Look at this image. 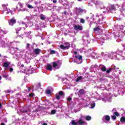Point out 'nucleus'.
Returning <instances> with one entry per match:
<instances>
[{
	"instance_id": "obj_37",
	"label": "nucleus",
	"mask_w": 125,
	"mask_h": 125,
	"mask_svg": "<svg viewBox=\"0 0 125 125\" xmlns=\"http://www.w3.org/2000/svg\"><path fill=\"white\" fill-rule=\"evenodd\" d=\"M9 71L11 73V72H13V68H12V67L10 68H9Z\"/></svg>"
},
{
	"instance_id": "obj_1",
	"label": "nucleus",
	"mask_w": 125,
	"mask_h": 125,
	"mask_svg": "<svg viewBox=\"0 0 125 125\" xmlns=\"http://www.w3.org/2000/svg\"><path fill=\"white\" fill-rule=\"evenodd\" d=\"M83 116L81 115V117L80 118L79 121H77L75 120H72L70 125H71V124L72 125H87V124L86 123V122L83 121Z\"/></svg>"
},
{
	"instance_id": "obj_58",
	"label": "nucleus",
	"mask_w": 125,
	"mask_h": 125,
	"mask_svg": "<svg viewBox=\"0 0 125 125\" xmlns=\"http://www.w3.org/2000/svg\"><path fill=\"white\" fill-rule=\"evenodd\" d=\"M0 56H1V55H0Z\"/></svg>"
},
{
	"instance_id": "obj_60",
	"label": "nucleus",
	"mask_w": 125,
	"mask_h": 125,
	"mask_svg": "<svg viewBox=\"0 0 125 125\" xmlns=\"http://www.w3.org/2000/svg\"><path fill=\"white\" fill-rule=\"evenodd\" d=\"M83 100H84V99H83Z\"/></svg>"
},
{
	"instance_id": "obj_38",
	"label": "nucleus",
	"mask_w": 125,
	"mask_h": 125,
	"mask_svg": "<svg viewBox=\"0 0 125 125\" xmlns=\"http://www.w3.org/2000/svg\"><path fill=\"white\" fill-rule=\"evenodd\" d=\"M72 100V98L69 97L67 98V101H71Z\"/></svg>"
},
{
	"instance_id": "obj_54",
	"label": "nucleus",
	"mask_w": 125,
	"mask_h": 125,
	"mask_svg": "<svg viewBox=\"0 0 125 125\" xmlns=\"http://www.w3.org/2000/svg\"><path fill=\"white\" fill-rule=\"evenodd\" d=\"M1 80V77L0 76V81Z\"/></svg>"
},
{
	"instance_id": "obj_13",
	"label": "nucleus",
	"mask_w": 125,
	"mask_h": 125,
	"mask_svg": "<svg viewBox=\"0 0 125 125\" xmlns=\"http://www.w3.org/2000/svg\"><path fill=\"white\" fill-rule=\"evenodd\" d=\"M83 119H84L85 118L86 121H90V120H91V117H90V116H86L85 117L84 116H83Z\"/></svg>"
},
{
	"instance_id": "obj_2",
	"label": "nucleus",
	"mask_w": 125,
	"mask_h": 125,
	"mask_svg": "<svg viewBox=\"0 0 125 125\" xmlns=\"http://www.w3.org/2000/svg\"><path fill=\"white\" fill-rule=\"evenodd\" d=\"M122 53H123V51L118 50L116 51V54H118V55L116 56L117 60H124V59H125L124 57L122 56Z\"/></svg>"
},
{
	"instance_id": "obj_52",
	"label": "nucleus",
	"mask_w": 125,
	"mask_h": 125,
	"mask_svg": "<svg viewBox=\"0 0 125 125\" xmlns=\"http://www.w3.org/2000/svg\"><path fill=\"white\" fill-rule=\"evenodd\" d=\"M1 108V104H0V109Z\"/></svg>"
},
{
	"instance_id": "obj_29",
	"label": "nucleus",
	"mask_w": 125,
	"mask_h": 125,
	"mask_svg": "<svg viewBox=\"0 0 125 125\" xmlns=\"http://www.w3.org/2000/svg\"><path fill=\"white\" fill-rule=\"evenodd\" d=\"M111 71H112V68H109V69L106 70V73L107 74H109V73H110V72H111Z\"/></svg>"
},
{
	"instance_id": "obj_25",
	"label": "nucleus",
	"mask_w": 125,
	"mask_h": 125,
	"mask_svg": "<svg viewBox=\"0 0 125 125\" xmlns=\"http://www.w3.org/2000/svg\"><path fill=\"white\" fill-rule=\"evenodd\" d=\"M59 95H61V96H62L64 95V92H63L62 91H61L59 92Z\"/></svg>"
},
{
	"instance_id": "obj_40",
	"label": "nucleus",
	"mask_w": 125,
	"mask_h": 125,
	"mask_svg": "<svg viewBox=\"0 0 125 125\" xmlns=\"http://www.w3.org/2000/svg\"><path fill=\"white\" fill-rule=\"evenodd\" d=\"M29 96H30V97H33V96H34V94H33V93L30 94Z\"/></svg>"
},
{
	"instance_id": "obj_33",
	"label": "nucleus",
	"mask_w": 125,
	"mask_h": 125,
	"mask_svg": "<svg viewBox=\"0 0 125 125\" xmlns=\"http://www.w3.org/2000/svg\"><path fill=\"white\" fill-rule=\"evenodd\" d=\"M80 22H81V23H82L83 24V23H84V22H85L84 20H83V19H81Z\"/></svg>"
},
{
	"instance_id": "obj_23",
	"label": "nucleus",
	"mask_w": 125,
	"mask_h": 125,
	"mask_svg": "<svg viewBox=\"0 0 125 125\" xmlns=\"http://www.w3.org/2000/svg\"><path fill=\"white\" fill-rule=\"evenodd\" d=\"M30 46H31V44L30 43H27L26 46V49H30Z\"/></svg>"
},
{
	"instance_id": "obj_44",
	"label": "nucleus",
	"mask_w": 125,
	"mask_h": 125,
	"mask_svg": "<svg viewBox=\"0 0 125 125\" xmlns=\"http://www.w3.org/2000/svg\"><path fill=\"white\" fill-rule=\"evenodd\" d=\"M29 112V111H27V110H24L23 111V113H28Z\"/></svg>"
},
{
	"instance_id": "obj_10",
	"label": "nucleus",
	"mask_w": 125,
	"mask_h": 125,
	"mask_svg": "<svg viewBox=\"0 0 125 125\" xmlns=\"http://www.w3.org/2000/svg\"><path fill=\"white\" fill-rule=\"evenodd\" d=\"M40 52H41V49H35L34 50V53L35 54H37V55L40 54Z\"/></svg>"
},
{
	"instance_id": "obj_47",
	"label": "nucleus",
	"mask_w": 125,
	"mask_h": 125,
	"mask_svg": "<svg viewBox=\"0 0 125 125\" xmlns=\"http://www.w3.org/2000/svg\"><path fill=\"white\" fill-rule=\"evenodd\" d=\"M30 34H31V32H28L27 35V36H29Z\"/></svg>"
},
{
	"instance_id": "obj_7",
	"label": "nucleus",
	"mask_w": 125,
	"mask_h": 125,
	"mask_svg": "<svg viewBox=\"0 0 125 125\" xmlns=\"http://www.w3.org/2000/svg\"><path fill=\"white\" fill-rule=\"evenodd\" d=\"M10 65V62H5L3 63V67H4L5 70H6L8 68V66Z\"/></svg>"
},
{
	"instance_id": "obj_19",
	"label": "nucleus",
	"mask_w": 125,
	"mask_h": 125,
	"mask_svg": "<svg viewBox=\"0 0 125 125\" xmlns=\"http://www.w3.org/2000/svg\"><path fill=\"white\" fill-rule=\"evenodd\" d=\"M80 94H84V90L83 89H81L79 91Z\"/></svg>"
},
{
	"instance_id": "obj_36",
	"label": "nucleus",
	"mask_w": 125,
	"mask_h": 125,
	"mask_svg": "<svg viewBox=\"0 0 125 125\" xmlns=\"http://www.w3.org/2000/svg\"><path fill=\"white\" fill-rule=\"evenodd\" d=\"M112 120H116V116H115V115L112 116Z\"/></svg>"
},
{
	"instance_id": "obj_27",
	"label": "nucleus",
	"mask_w": 125,
	"mask_h": 125,
	"mask_svg": "<svg viewBox=\"0 0 125 125\" xmlns=\"http://www.w3.org/2000/svg\"><path fill=\"white\" fill-rule=\"evenodd\" d=\"M55 113H56V110H52L51 111V114L52 115H54V114H55Z\"/></svg>"
},
{
	"instance_id": "obj_11",
	"label": "nucleus",
	"mask_w": 125,
	"mask_h": 125,
	"mask_svg": "<svg viewBox=\"0 0 125 125\" xmlns=\"http://www.w3.org/2000/svg\"><path fill=\"white\" fill-rule=\"evenodd\" d=\"M47 69L49 71H52V66L50 64H47Z\"/></svg>"
},
{
	"instance_id": "obj_53",
	"label": "nucleus",
	"mask_w": 125,
	"mask_h": 125,
	"mask_svg": "<svg viewBox=\"0 0 125 125\" xmlns=\"http://www.w3.org/2000/svg\"><path fill=\"white\" fill-rule=\"evenodd\" d=\"M78 1H82L83 0H78Z\"/></svg>"
},
{
	"instance_id": "obj_35",
	"label": "nucleus",
	"mask_w": 125,
	"mask_h": 125,
	"mask_svg": "<svg viewBox=\"0 0 125 125\" xmlns=\"http://www.w3.org/2000/svg\"><path fill=\"white\" fill-rule=\"evenodd\" d=\"M114 114H115V116H116V117H119V113H118V112H115V113H114Z\"/></svg>"
},
{
	"instance_id": "obj_20",
	"label": "nucleus",
	"mask_w": 125,
	"mask_h": 125,
	"mask_svg": "<svg viewBox=\"0 0 125 125\" xmlns=\"http://www.w3.org/2000/svg\"><path fill=\"white\" fill-rule=\"evenodd\" d=\"M81 80H83V77L80 76L77 79L76 82H80V81H81Z\"/></svg>"
},
{
	"instance_id": "obj_39",
	"label": "nucleus",
	"mask_w": 125,
	"mask_h": 125,
	"mask_svg": "<svg viewBox=\"0 0 125 125\" xmlns=\"http://www.w3.org/2000/svg\"><path fill=\"white\" fill-rule=\"evenodd\" d=\"M111 8H112V9H113L114 10H115V5H112L111 6Z\"/></svg>"
},
{
	"instance_id": "obj_41",
	"label": "nucleus",
	"mask_w": 125,
	"mask_h": 125,
	"mask_svg": "<svg viewBox=\"0 0 125 125\" xmlns=\"http://www.w3.org/2000/svg\"><path fill=\"white\" fill-rule=\"evenodd\" d=\"M53 2L54 3H56V2H57V0H53Z\"/></svg>"
},
{
	"instance_id": "obj_50",
	"label": "nucleus",
	"mask_w": 125,
	"mask_h": 125,
	"mask_svg": "<svg viewBox=\"0 0 125 125\" xmlns=\"http://www.w3.org/2000/svg\"><path fill=\"white\" fill-rule=\"evenodd\" d=\"M43 125H47V124L46 123H43Z\"/></svg>"
},
{
	"instance_id": "obj_31",
	"label": "nucleus",
	"mask_w": 125,
	"mask_h": 125,
	"mask_svg": "<svg viewBox=\"0 0 125 125\" xmlns=\"http://www.w3.org/2000/svg\"><path fill=\"white\" fill-rule=\"evenodd\" d=\"M95 107V103H93V104L91 105L90 108L91 109H93V107Z\"/></svg>"
},
{
	"instance_id": "obj_59",
	"label": "nucleus",
	"mask_w": 125,
	"mask_h": 125,
	"mask_svg": "<svg viewBox=\"0 0 125 125\" xmlns=\"http://www.w3.org/2000/svg\"><path fill=\"white\" fill-rule=\"evenodd\" d=\"M54 71H55V69H54Z\"/></svg>"
},
{
	"instance_id": "obj_17",
	"label": "nucleus",
	"mask_w": 125,
	"mask_h": 125,
	"mask_svg": "<svg viewBox=\"0 0 125 125\" xmlns=\"http://www.w3.org/2000/svg\"><path fill=\"white\" fill-rule=\"evenodd\" d=\"M101 69L102 70V71H103V72H106V66H103Z\"/></svg>"
},
{
	"instance_id": "obj_15",
	"label": "nucleus",
	"mask_w": 125,
	"mask_h": 125,
	"mask_svg": "<svg viewBox=\"0 0 125 125\" xmlns=\"http://www.w3.org/2000/svg\"><path fill=\"white\" fill-rule=\"evenodd\" d=\"M116 55V53H114L113 52H111L109 54V56L110 57H113V56H115Z\"/></svg>"
},
{
	"instance_id": "obj_28",
	"label": "nucleus",
	"mask_w": 125,
	"mask_h": 125,
	"mask_svg": "<svg viewBox=\"0 0 125 125\" xmlns=\"http://www.w3.org/2000/svg\"><path fill=\"white\" fill-rule=\"evenodd\" d=\"M50 52V54H54L56 52L54 50H51Z\"/></svg>"
},
{
	"instance_id": "obj_48",
	"label": "nucleus",
	"mask_w": 125,
	"mask_h": 125,
	"mask_svg": "<svg viewBox=\"0 0 125 125\" xmlns=\"http://www.w3.org/2000/svg\"><path fill=\"white\" fill-rule=\"evenodd\" d=\"M19 37H20V38H22V39H23V37H22V36L21 35H19Z\"/></svg>"
},
{
	"instance_id": "obj_16",
	"label": "nucleus",
	"mask_w": 125,
	"mask_h": 125,
	"mask_svg": "<svg viewBox=\"0 0 125 125\" xmlns=\"http://www.w3.org/2000/svg\"><path fill=\"white\" fill-rule=\"evenodd\" d=\"M52 64H53V67L55 68L57 67V63L56 62H52Z\"/></svg>"
},
{
	"instance_id": "obj_6",
	"label": "nucleus",
	"mask_w": 125,
	"mask_h": 125,
	"mask_svg": "<svg viewBox=\"0 0 125 125\" xmlns=\"http://www.w3.org/2000/svg\"><path fill=\"white\" fill-rule=\"evenodd\" d=\"M6 73H8L7 72H5L3 74V78H5L6 80L8 81H11V77H9L8 74H6Z\"/></svg>"
},
{
	"instance_id": "obj_56",
	"label": "nucleus",
	"mask_w": 125,
	"mask_h": 125,
	"mask_svg": "<svg viewBox=\"0 0 125 125\" xmlns=\"http://www.w3.org/2000/svg\"><path fill=\"white\" fill-rule=\"evenodd\" d=\"M16 49H17L18 50V49H19L18 48H16Z\"/></svg>"
},
{
	"instance_id": "obj_4",
	"label": "nucleus",
	"mask_w": 125,
	"mask_h": 125,
	"mask_svg": "<svg viewBox=\"0 0 125 125\" xmlns=\"http://www.w3.org/2000/svg\"><path fill=\"white\" fill-rule=\"evenodd\" d=\"M60 47L61 49H68L70 47V43L68 42L65 43L64 45H61Z\"/></svg>"
},
{
	"instance_id": "obj_18",
	"label": "nucleus",
	"mask_w": 125,
	"mask_h": 125,
	"mask_svg": "<svg viewBox=\"0 0 125 125\" xmlns=\"http://www.w3.org/2000/svg\"><path fill=\"white\" fill-rule=\"evenodd\" d=\"M26 6H27L28 8H29L30 9L34 8V7L30 4H27Z\"/></svg>"
},
{
	"instance_id": "obj_22",
	"label": "nucleus",
	"mask_w": 125,
	"mask_h": 125,
	"mask_svg": "<svg viewBox=\"0 0 125 125\" xmlns=\"http://www.w3.org/2000/svg\"><path fill=\"white\" fill-rule=\"evenodd\" d=\"M16 34H19V31H21V28H18L16 29Z\"/></svg>"
},
{
	"instance_id": "obj_26",
	"label": "nucleus",
	"mask_w": 125,
	"mask_h": 125,
	"mask_svg": "<svg viewBox=\"0 0 125 125\" xmlns=\"http://www.w3.org/2000/svg\"><path fill=\"white\" fill-rule=\"evenodd\" d=\"M95 4H100V1H99V0H97L95 2Z\"/></svg>"
},
{
	"instance_id": "obj_30",
	"label": "nucleus",
	"mask_w": 125,
	"mask_h": 125,
	"mask_svg": "<svg viewBox=\"0 0 125 125\" xmlns=\"http://www.w3.org/2000/svg\"><path fill=\"white\" fill-rule=\"evenodd\" d=\"M51 91H50V90H48L46 91V94H50Z\"/></svg>"
},
{
	"instance_id": "obj_9",
	"label": "nucleus",
	"mask_w": 125,
	"mask_h": 125,
	"mask_svg": "<svg viewBox=\"0 0 125 125\" xmlns=\"http://www.w3.org/2000/svg\"><path fill=\"white\" fill-rule=\"evenodd\" d=\"M15 23H16V20L14 19H12L11 20L9 21V25H10V26H13V25H14Z\"/></svg>"
},
{
	"instance_id": "obj_55",
	"label": "nucleus",
	"mask_w": 125,
	"mask_h": 125,
	"mask_svg": "<svg viewBox=\"0 0 125 125\" xmlns=\"http://www.w3.org/2000/svg\"><path fill=\"white\" fill-rule=\"evenodd\" d=\"M25 25V26H26V27H28L27 26V24H24Z\"/></svg>"
},
{
	"instance_id": "obj_21",
	"label": "nucleus",
	"mask_w": 125,
	"mask_h": 125,
	"mask_svg": "<svg viewBox=\"0 0 125 125\" xmlns=\"http://www.w3.org/2000/svg\"><path fill=\"white\" fill-rule=\"evenodd\" d=\"M94 31H100V28L99 26H97L94 28Z\"/></svg>"
},
{
	"instance_id": "obj_8",
	"label": "nucleus",
	"mask_w": 125,
	"mask_h": 125,
	"mask_svg": "<svg viewBox=\"0 0 125 125\" xmlns=\"http://www.w3.org/2000/svg\"><path fill=\"white\" fill-rule=\"evenodd\" d=\"M74 29L77 31V30H79V31L83 30V26L81 25H74Z\"/></svg>"
},
{
	"instance_id": "obj_34",
	"label": "nucleus",
	"mask_w": 125,
	"mask_h": 125,
	"mask_svg": "<svg viewBox=\"0 0 125 125\" xmlns=\"http://www.w3.org/2000/svg\"><path fill=\"white\" fill-rule=\"evenodd\" d=\"M56 99H58V100H59V99H60V96H59V95L56 94Z\"/></svg>"
},
{
	"instance_id": "obj_14",
	"label": "nucleus",
	"mask_w": 125,
	"mask_h": 125,
	"mask_svg": "<svg viewBox=\"0 0 125 125\" xmlns=\"http://www.w3.org/2000/svg\"><path fill=\"white\" fill-rule=\"evenodd\" d=\"M41 20H45V17L42 14H41L40 16Z\"/></svg>"
},
{
	"instance_id": "obj_5",
	"label": "nucleus",
	"mask_w": 125,
	"mask_h": 125,
	"mask_svg": "<svg viewBox=\"0 0 125 125\" xmlns=\"http://www.w3.org/2000/svg\"><path fill=\"white\" fill-rule=\"evenodd\" d=\"M75 10L77 13V14H80V13H83L84 10L81 8H75Z\"/></svg>"
},
{
	"instance_id": "obj_24",
	"label": "nucleus",
	"mask_w": 125,
	"mask_h": 125,
	"mask_svg": "<svg viewBox=\"0 0 125 125\" xmlns=\"http://www.w3.org/2000/svg\"><path fill=\"white\" fill-rule=\"evenodd\" d=\"M121 122L122 123H125V117H122L121 118Z\"/></svg>"
},
{
	"instance_id": "obj_45",
	"label": "nucleus",
	"mask_w": 125,
	"mask_h": 125,
	"mask_svg": "<svg viewBox=\"0 0 125 125\" xmlns=\"http://www.w3.org/2000/svg\"><path fill=\"white\" fill-rule=\"evenodd\" d=\"M104 52H102L101 53V55L102 56H103V55H104Z\"/></svg>"
},
{
	"instance_id": "obj_42",
	"label": "nucleus",
	"mask_w": 125,
	"mask_h": 125,
	"mask_svg": "<svg viewBox=\"0 0 125 125\" xmlns=\"http://www.w3.org/2000/svg\"><path fill=\"white\" fill-rule=\"evenodd\" d=\"M10 12V9H7V14H8V13H9Z\"/></svg>"
},
{
	"instance_id": "obj_3",
	"label": "nucleus",
	"mask_w": 125,
	"mask_h": 125,
	"mask_svg": "<svg viewBox=\"0 0 125 125\" xmlns=\"http://www.w3.org/2000/svg\"><path fill=\"white\" fill-rule=\"evenodd\" d=\"M75 58H76V59L77 60L75 61V62L77 63V64H81V63L83 62V61H82L83 60V56L79 55L75 56Z\"/></svg>"
},
{
	"instance_id": "obj_32",
	"label": "nucleus",
	"mask_w": 125,
	"mask_h": 125,
	"mask_svg": "<svg viewBox=\"0 0 125 125\" xmlns=\"http://www.w3.org/2000/svg\"><path fill=\"white\" fill-rule=\"evenodd\" d=\"M18 66L19 67H24V64H21V62H19Z\"/></svg>"
},
{
	"instance_id": "obj_12",
	"label": "nucleus",
	"mask_w": 125,
	"mask_h": 125,
	"mask_svg": "<svg viewBox=\"0 0 125 125\" xmlns=\"http://www.w3.org/2000/svg\"><path fill=\"white\" fill-rule=\"evenodd\" d=\"M103 119H105V121H107V122H109L110 121V116L108 115L104 116L103 117Z\"/></svg>"
},
{
	"instance_id": "obj_46",
	"label": "nucleus",
	"mask_w": 125,
	"mask_h": 125,
	"mask_svg": "<svg viewBox=\"0 0 125 125\" xmlns=\"http://www.w3.org/2000/svg\"><path fill=\"white\" fill-rule=\"evenodd\" d=\"M63 14H64L65 15H66L67 14V12L64 11V12H63Z\"/></svg>"
},
{
	"instance_id": "obj_49",
	"label": "nucleus",
	"mask_w": 125,
	"mask_h": 125,
	"mask_svg": "<svg viewBox=\"0 0 125 125\" xmlns=\"http://www.w3.org/2000/svg\"><path fill=\"white\" fill-rule=\"evenodd\" d=\"M74 53L75 54H78V52H74Z\"/></svg>"
},
{
	"instance_id": "obj_57",
	"label": "nucleus",
	"mask_w": 125,
	"mask_h": 125,
	"mask_svg": "<svg viewBox=\"0 0 125 125\" xmlns=\"http://www.w3.org/2000/svg\"><path fill=\"white\" fill-rule=\"evenodd\" d=\"M28 89H29V90H30L31 89L30 88H28Z\"/></svg>"
},
{
	"instance_id": "obj_51",
	"label": "nucleus",
	"mask_w": 125,
	"mask_h": 125,
	"mask_svg": "<svg viewBox=\"0 0 125 125\" xmlns=\"http://www.w3.org/2000/svg\"><path fill=\"white\" fill-rule=\"evenodd\" d=\"M1 125H5V124H4V123H1Z\"/></svg>"
},
{
	"instance_id": "obj_43",
	"label": "nucleus",
	"mask_w": 125,
	"mask_h": 125,
	"mask_svg": "<svg viewBox=\"0 0 125 125\" xmlns=\"http://www.w3.org/2000/svg\"><path fill=\"white\" fill-rule=\"evenodd\" d=\"M7 4H3V5H2V6L3 7V6H5V7H6V6H7Z\"/></svg>"
}]
</instances>
